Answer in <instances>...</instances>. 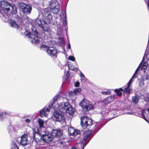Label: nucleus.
I'll return each mask as SVG.
<instances>
[{"label": "nucleus", "instance_id": "nucleus-1", "mask_svg": "<svg viewBox=\"0 0 149 149\" xmlns=\"http://www.w3.org/2000/svg\"><path fill=\"white\" fill-rule=\"evenodd\" d=\"M52 18L50 9L47 8L44 9L42 13V19L44 24L42 23L41 19L38 18L36 19V21L39 26L41 27L44 31L48 33L50 28L48 24L51 22Z\"/></svg>", "mask_w": 149, "mask_h": 149}, {"label": "nucleus", "instance_id": "nucleus-2", "mask_svg": "<svg viewBox=\"0 0 149 149\" xmlns=\"http://www.w3.org/2000/svg\"><path fill=\"white\" fill-rule=\"evenodd\" d=\"M65 110L67 113L71 115L74 114V109L72 108L71 104L68 102H66L64 103H60L55 105L54 110Z\"/></svg>", "mask_w": 149, "mask_h": 149}, {"label": "nucleus", "instance_id": "nucleus-3", "mask_svg": "<svg viewBox=\"0 0 149 149\" xmlns=\"http://www.w3.org/2000/svg\"><path fill=\"white\" fill-rule=\"evenodd\" d=\"M32 31L35 36L31 34V33H28L27 31L25 32V35L29 38H31V41L32 42H34L35 44H38L40 42L38 38H40V36L36 28H34L33 29H32Z\"/></svg>", "mask_w": 149, "mask_h": 149}, {"label": "nucleus", "instance_id": "nucleus-4", "mask_svg": "<svg viewBox=\"0 0 149 149\" xmlns=\"http://www.w3.org/2000/svg\"><path fill=\"white\" fill-rule=\"evenodd\" d=\"M79 105L81 107L82 111L84 112L89 111L93 107L92 103L85 98L80 102Z\"/></svg>", "mask_w": 149, "mask_h": 149}, {"label": "nucleus", "instance_id": "nucleus-5", "mask_svg": "<svg viewBox=\"0 0 149 149\" xmlns=\"http://www.w3.org/2000/svg\"><path fill=\"white\" fill-rule=\"evenodd\" d=\"M54 110L53 117L56 120L61 123L64 122L65 121V118L63 112L61 109Z\"/></svg>", "mask_w": 149, "mask_h": 149}, {"label": "nucleus", "instance_id": "nucleus-6", "mask_svg": "<svg viewBox=\"0 0 149 149\" xmlns=\"http://www.w3.org/2000/svg\"><path fill=\"white\" fill-rule=\"evenodd\" d=\"M81 124L84 129L89 128L93 125V122L88 117L84 116L81 118Z\"/></svg>", "mask_w": 149, "mask_h": 149}, {"label": "nucleus", "instance_id": "nucleus-7", "mask_svg": "<svg viewBox=\"0 0 149 149\" xmlns=\"http://www.w3.org/2000/svg\"><path fill=\"white\" fill-rule=\"evenodd\" d=\"M19 7L22 10L23 13L26 15L30 14L32 8L31 6L23 3H20L18 4Z\"/></svg>", "mask_w": 149, "mask_h": 149}, {"label": "nucleus", "instance_id": "nucleus-8", "mask_svg": "<svg viewBox=\"0 0 149 149\" xmlns=\"http://www.w3.org/2000/svg\"><path fill=\"white\" fill-rule=\"evenodd\" d=\"M0 6L3 11L5 12L8 13L10 10L11 3L8 2L3 1L0 2Z\"/></svg>", "mask_w": 149, "mask_h": 149}, {"label": "nucleus", "instance_id": "nucleus-9", "mask_svg": "<svg viewBox=\"0 0 149 149\" xmlns=\"http://www.w3.org/2000/svg\"><path fill=\"white\" fill-rule=\"evenodd\" d=\"M52 7L51 8L50 11H51L54 14H58L60 10L59 3L57 2H55L54 3L52 2L51 3Z\"/></svg>", "mask_w": 149, "mask_h": 149}, {"label": "nucleus", "instance_id": "nucleus-10", "mask_svg": "<svg viewBox=\"0 0 149 149\" xmlns=\"http://www.w3.org/2000/svg\"><path fill=\"white\" fill-rule=\"evenodd\" d=\"M149 65V51L146 52L143 59L139 65Z\"/></svg>", "mask_w": 149, "mask_h": 149}, {"label": "nucleus", "instance_id": "nucleus-11", "mask_svg": "<svg viewBox=\"0 0 149 149\" xmlns=\"http://www.w3.org/2000/svg\"><path fill=\"white\" fill-rule=\"evenodd\" d=\"M37 130V132H36L35 130H33V136L36 141L37 142H40L42 139V136H41L40 133L38 129Z\"/></svg>", "mask_w": 149, "mask_h": 149}, {"label": "nucleus", "instance_id": "nucleus-12", "mask_svg": "<svg viewBox=\"0 0 149 149\" xmlns=\"http://www.w3.org/2000/svg\"><path fill=\"white\" fill-rule=\"evenodd\" d=\"M28 136L26 134H24L22 136L20 142L22 145L25 146L29 143V141L27 139Z\"/></svg>", "mask_w": 149, "mask_h": 149}, {"label": "nucleus", "instance_id": "nucleus-13", "mask_svg": "<svg viewBox=\"0 0 149 149\" xmlns=\"http://www.w3.org/2000/svg\"><path fill=\"white\" fill-rule=\"evenodd\" d=\"M68 132L70 136H76L79 134L80 132L78 130H75L72 127H69L68 128Z\"/></svg>", "mask_w": 149, "mask_h": 149}, {"label": "nucleus", "instance_id": "nucleus-14", "mask_svg": "<svg viewBox=\"0 0 149 149\" xmlns=\"http://www.w3.org/2000/svg\"><path fill=\"white\" fill-rule=\"evenodd\" d=\"M141 115L142 118L147 121L146 118L147 117L149 118V108L147 109L142 110L141 112Z\"/></svg>", "mask_w": 149, "mask_h": 149}, {"label": "nucleus", "instance_id": "nucleus-15", "mask_svg": "<svg viewBox=\"0 0 149 149\" xmlns=\"http://www.w3.org/2000/svg\"><path fill=\"white\" fill-rule=\"evenodd\" d=\"M42 139L46 142L49 143L52 141V138L50 135L45 134L42 135Z\"/></svg>", "mask_w": 149, "mask_h": 149}, {"label": "nucleus", "instance_id": "nucleus-16", "mask_svg": "<svg viewBox=\"0 0 149 149\" xmlns=\"http://www.w3.org/2000/svg\"><path fill=\"white\" fill-rule=\"evenodd\" d=\"M147 68V66H139L136 70L135 72L132 76V78H131V82H132V80L134 78L137 77V73L140 68L142 70L143 69H145Z\"/></svg>", "mask_w": 149, "mask_h": 149}, {"label": "nucleus", "instance_id": "nucleus-17", "mask_svg": "<svg viewBox=\"0 0 149 149\" xmlns=\"http://www.w3.org/2000/svg\"><path fill=\"white\" fill-rule=\"evenodd\" d=\"M63 131L61 130L58 129L54 130L52 132V135L53 136L56 137L62 136L63 134Z\"/></svg>", "mask_w": 149, "mask_h": 149}, {"label": "nucleus", "instance_id": "nucleus-18", "mask_svg": "<svg viewBox=\"0 0 149 149\" xmlns=\"http://www.w3.org/2000/svg\"><path fill=\"white\" fill-rule=\"evenodd\" d=\"M92 131L91 130H87L83 133V138L87 139L91 135Z\"/></svg>", "mask_w": 149, "mask_h": 149}, {"label": "nucleus", "instance_id": "nucleus-19", "mask_svg": "<svg viewBox=\"0 0 149 149\" xmlns=\"http://www.w3.org/2000/svg\"><path fill=\"white\" fill-rule=\"evenodd\" d=\"M130 86V80L127 84V86L123 90V93H129L130 92V89L129 88Z\"/></svg>", "mask_w": 149, "mask_h": 149}, {"label": "nucleus", "instance_id": "nucleus-20", "mask_svg": "<svg viewBox=\"0 0 149 149\" xmlns=\"http://www.w3.org/2000/svg\"><path fill=\"white\" fill-rule=\"evenodd\" d=\"M123 91V89L122 88H120L118 89H115L114 92L116 93L118 96L121 97L122 94L121 91Z\"/></svg>", "mask_w": 149, "mask_h": 149}, {"label": "nucleus", "instance_id": "nucleus-21", "mask_svg": "<svg viewBox=\"0 0 149 149\" xmlns=\"http://www.w3.org/2000/svg\"><path fill=\"white\" fill-rule=\"evenodd\" d=\"M47 52L50 56H54L56 53V51L54 49H48L47 50Z\"/></svg>", "mask_w": 149, "mask_h": 149}, {"label": "nucleus", "instance_id": "nucleus-22", "mask_svg": "<svg viewBox=\"0 0 149 149\" xmlns=\"http://www.w3.org/2000/svg\"><path fill=\"white\" fill-rule=\"evenodd\" d=\"M10 7L11 8V13L12 14H15L17 13V8L15 6H12L11 5Z\"/></svg>", "mask_w": 149, "mask_h": 149}, {"label": "nucleus", "instance_id": "nucleus-23", "mask_svg": "<svg viewBox=\"0 0 149 149\" xmlns=\"http://www.w3.org/2000/svg\"><path fill=\"white\" fill-rule=\"evenodd\" d=\"M8 116V113L4 112H0V120L3 119L4 118Z\"/></svg>", "mask_w": 149, "mask_h": 149}, {"label": "nucleus", "instance_id": "nucleus-24", "mask_svg": "<svg viewBox=\"0 0 149 149\" xmlns=\"http://www.w3.org/2000/svg\"><path fill=\"white\" fill-rule=\"evenodd\" d=\"M132 100L134 103H137L139 101V96L138 95H135L134 97H132Z\"/></svg>", "mask_w": 149, "mask_h": 149}, {"label": "nucleus", "instance_id": "nucleus-25", "mask_svg": "<svg viewBox=\"0 0 149 149\" xmlns=\"http://www.w3.org/2000/svg\"><path fill=\"white\" fill-rule=\"evenodd\" d=\"M46 112L45 108H43L42 110H40V116L41 117L45 116H46Z\"/></svg>", "mask_w": 149, "mask_h": 149}, {"label": "nucleus", "instance_id": "nucleus-26", "mask_svg": "<svg viewBox=\"0 0 149 149\" xmlns=\"http://www.w3.org/2000/svg\"><path fill=\"white\" fill-rule=\"evenodd\" d=\"M87 139H85L84 138L81 141V146L82 147V149H84V147L86 145L87 143H86Z\"/></svg>", "mask_w": 149, "mask_h": 149}, {"label": "nucleus", "instance_id": "nucleus-27", "mask_svg": "<svg viewBox=\"0 0 149 149\" xmlns=\"http://www.w3.org/2000/svg\"><path fill=\"white\" fill-rule=\"evenodd\" d=\"M10 25L12 27L14 28H18V25L16 23L15 21H11L10 22Z\"/></svg>", "mask_w": 149, "mask_h": 149}, {"label": "nucleus", "instance_id": "nucleus-28", "mask_svg": "<svg viewBox=\"0 0 149 149\" xmlns=\"http://www.w3.org/2000/svg\"><path fill=\"white\" fill-rule=\"evenodd\" d=\"M12 149H19V147L17 146L15 142H12L11 145Z\"/></svg>", "mask_w": 149, "mask_h": 149}, {"label": "nucleus", "instance_id": "nucleus-29", "mask_svg": "<svg viewBox=\"0 0 149 149\" xmlns=\"http://www.w3.org/2000/svg\"><path fill=\"white\" fill-rule=\"evenodd\" d=\"M38 123L40 127H42L44 125V121L42 119H39L38 121Z\"/></svg>", "mask_w": 149, "mask_h": 149}, {"label": "nucleus", "instance_id": "nucleus-30", "mask_svg": "<svg viewBox=\"0 0 149 149\" xmlns=\"http://www.w3.org/2000/svg\"><path fill=\"white\" fill-rule=\"evenodd\" d=\"M81 89L80 88H75L74 91V93L75 94H78L81 91Z\"/></svg>", "mask_w": 149, "mask_h": 149}, {"label": "nucleus", "instance_id": "nucleus-31", "mask_svg": "<svg viewBox=\"0 0 149 149\" xmlns=\"http://www.w3.org/2000/svg\"><path fill=\"white\" fill-rule=\"evenodd\" d=\"M58 96L57 95L54 96V97L53 102L51 103V104H52V107H54V104L55 103V102L57 101L58 99Z\"/></svg>", "mask_w": 149, "mask_h": 149}, {"label": "nucleus", "instance_id": "nucleus-32", "mask_svg": "<svg viewBox=\"0 0 149 149\" xmlns=\"http://www.w3.org/2000/svg\"><path fill=\"white\" fill-rule=\"evenodd\" d=\"M107 99L108 101H109L110 102H112L114 100V96H109L107 97Z\"/></svg>", "mask_w": 149, "mask_h": 149}, {"label": "nucleus", "instance_id": "nucleus-33", "mask_svg": "<svg viewBox=\"0 0 149 149\" xmlns=\"http://www.w3.org/2000/svg\"><path fill=\"white\" fill-rule=\"evenodd\" d=\"M55 107V106H54V105L53 107H52V104H51V105H49L48 106V107H47V108H46V110H45L46 111V112H49L50 111V110L51 108H52V107H53L54 109V108Z\"/></svg>", "mask_w": 149, "mask_h": 149}, {"label": "nucleus", "instance_id": "nucleus-34", "mask_svg": "<svg viewBox=\"0 0 149 149\" xmlns=\"http://www.w3.org/2000/svg\"><path fill=\"white\" fill-rule=\"evenodd\" d=\"M101 93L102 94L108 95L111 94V92L110 91H102Z\"/></svg>", "mask_w": 149, "mask_h": 149}, {"label": "nucleus", "instance_id": "nucleus-35", "mask_svg": "<svg viewBox=\"0 0 149 149\" xmlns=\"http://www.w3.org/2000/svg\"><path fill=\"white\" fill-rule=\"evenodd\" d=\"M70 76V74L69 73V71H68L66 73L65 76V79H68L69 77Z\"/></svg>", "mask_w": 149, "mask_h": 149}, {"label": "nucleus", "instance_id": "nucleus-36", "mask_svg": "<svg viewBox=\"0 0 149 149\" xmlns=\"http://www.w3.org/2000/svg\"><path fill=\"white\" fill-rule=\"evenodd\" d=\"M68 59L72 61H74L75 60L74 57L73 56H70L68 57Z\"/></svg>", "mask_w": 149, "mask_h": 149}, {"label": "nucleus", "instance_id": "nucleus-37", "mask_svg": "<svg viewBox=\"0 0 149 149\" xmlns=\"http://www.w3.org/2000/svg\"><path fill=\"white\" fill-rule=\"evenodd\" d=\"M144 85V82L143 80H141L139 83V85L141 87L143 86Z\"/></svg>", "mask_w": 149, "mask_h": 149}, {"label": "nucleus", "instance_id": "nucleus-38", "mask_svg": "<svg viewBox=\"0 0 149 149\" xmlns=\"http://www.w3.org/2000/svg\"><path fill=\"white\" fill-rule=\"evenodd\" d=\"M69 68V69L70 70H73V71H77V70H78V68H73L72 69H70V67L71 68V66H68Z\"/></svg>", "mask_w": 149, "mask_h": 149}, {"label": "nucleus", "instance_id": "nucleus-39", "mask_svg": "<svg viewBox=\"0 0 149 149\" xmlns=\"http://www.w3.org/2000/svg\"><path fill=\"white\" fill-rule=\"evenodd\" d=\"M79 84H80L79 82L77 81L75 83L74 85L75 87H78L79 86Z\"/></svg>", "mask_w": 149, "mask_h": 149}, {"label": "nucleus", "instance_id": "nucleus-40", "mask_svg": "<svg viewBox=\"0 0 149 149\" xmlns=\"http://www.w3.org/2000/svg\"><path fill=\"white\" fill-rule=\"evenodd\" d=\"M63 16L65 18V19H66V13L65 11H64L63 13Z\"/></svg>", "mask_w": 149, "mask_h": 149}, {"label": "nucleus", "instance_id": "nucleus-41", "mask_svg": "<svg viewBox=\"0 0 149 149\" xmlns=\"http://www.w3.org/2000/svg\"><path fill=\"white\" fill-rule=\"evenodd\" d=\"M145 79L149 80V75H146L145 77Z\"/></svg>", "mask_w": 149, "mask_h": 149}, {"label": "nucleus", "instance_id": "nucleus-42", "mask_svg": "<svg viewBox=\"0 0 149 149\" xmlns=\"http://www.w3.org/2000/svg\"><path fill=\"white\" fill-rule=\"evenodd\" d=\"M25 122L28 123H29L30 122V120L29 119H26L25 120Z\"/></svg>", "mask_w": 149, "mask_h": 149}, {"label": "nucleus", "instance_id": "nucleus-43", "mask_svg": "<svg viewBox=\"0 0 149 149\" xmlns=\"http://www.w3.org/2000/svg\"><path fill=\"white\" fill-rule=\"evenodd\" d=\"M74 93V92H73L72 91H70L69 92V95H72Z\"/></svg>", "mask_w": 149, "mask_h": 149}, {"label": "nucleus", "instance_id": "nucleus-44", "mask_svg": "<svg viewBox=\"0 0 149 149\" xmlns=\"http://www.w3.org/2000/svg\"><path fill=\"white\" fill-rule=\"evenodd\" d=\"M80 76L81 77H85L84 75L82 73H80Z\"/></svg>", "mask_w": 149, "mask_h": 149}, {"label": "nucleus", "instance_id": "nucleus-45", "mask_svg": "<svg viewBox=\"0 0 149 149\" xmlns=\"http://www.w3.org/2000/svg\"><path fill=\"white\" fill-rule=\"evenodd\" d=\"M67 47L69 49H70L71 48L70 45V43L68 44L67 45Z\"/></svg>", "mask_w": 149, "mask_h": 149}, {"label": "nucleus", "instance_id": "nucleus-46", "mask_svg": "<svg viewBox=\"0 0 149 149\" xmlns=\"http://www.w3.org/2000/svg\"><path fill=\"white\" fill-rule=\"evenodd\" d=\"M72 149H77V148L76 147L74 146V147H72Z\"/></svg>", "mask_w": 149, "mask_h": 149}, {"label": "nucleus", "instance_id": "nucleus-47", "mask_svg": "<svg viewBox=\"0 0 149 149\" xmlns=\"http://www.w3.org/2000/svg\"><path fill=\"white\" fill-rule=\"evenodd\" d=\"M148 9L149 10V1L148 2Z\"/></svg>", "mask_w": 149, "mask_h": 149}, {"label": "nucleus", "instance_id": "nucleus-48", "mask_svg": "<svg viewBox=\"0 0 149 149\" xmlns=\"http://www.w3.org/2000/svg\"><path fill=\"white\" fill-rule=\"evenodd\" d=\"M147 98H148V100L149 101V94L148 95Z\"/></svg>", "mask_w": 149, "mask_h": 149}, {"label": "nucleus", "instance_id": "nucleus-49", "mask_svg": "<svg viewBox=\"0 0 149 149\" xmlns=\"http://www.w3.org/2000/svg\"><path fill=\"white\" fill-rule=\"evenodd\" d=\"M20 19H21V20H22V18H19Z\"/></svg>", "mask_w": 149, "mask_h": 149}, {"label": "nucleus", "instance_id": "nucleus-50", "mask_svg": "<svg viewBox=\"0 0 149 149\" xmlns=\"http://www.w3.org/2000/svg\"><path fill=\"white\" fill-rule=\"evenodd\" d=\"M67 64H68V65H69V63H68Z\"/></svg>", "mask_w": 149, "mask_h": 149}, {"label": "nucleus", "instance_id": "nucleus-51", "mask_svg": "<svg viewBox=\"0 0 149 149\" xmlns=\"http://www.w3.org/2000/svg\"><path fill=\"white\" fill-rule=\"evenodd\" d=\"M91 138H92V137H91V138H90V139H89V141L90 140V139H91Z\"/></svg>", "mask_w": 149, "mask_h": 149}, {"label": "nucleus", "instance_id": "nucleus-52", "mask_svg": "<svg viewBox=\"0 0 149 149\" xmlns=\"http://www.w3.org/2000/svg\"><path fill=\"white\" fill-rule=\"evenodd\" d=\"M44 46H46V45H44Z\"/></svg>", "mask_w": 149, "mask_h": 149}]
</instances>
